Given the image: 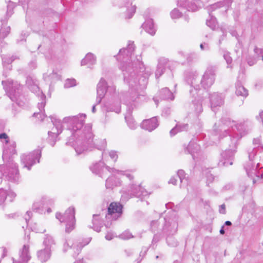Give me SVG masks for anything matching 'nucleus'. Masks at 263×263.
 Instances as JSON below:
<instances>
[{
  "instance_id": "15",
  "label": "nucleus",
  "mask_w": 263,
  "mask_h": 263,
  "mask_svg": "<svg viewBox=\"0 0 263 263\" xmlns=\"http://www.w3.org/2000/svg\"><path fill=\"white\" fill-rule=\"evenodd\" d=\"M254 52L257 55H259L260 54H263V49L255 47L254 48Z\"/></svg>"
},
{
  "instance_id": "30",
  "label": "nucleus",
  "mask_w": 263,
  "mask_h": 263,
  "mask_svg": "<svg viewBox=\"0 0 263 263\" xmlns=\"http://www.w3.org/2000/svg\"><path fill=\"white\" fill-rule=\"evenodd\" d=\"M261 177L263 178V175H261Z\"/></svg>"
},
{
  "instance_id": "1",
  "label": "nucleus",
  "mask_w": 263,
  "mask_h": 263,
  "mask_svg": "<svg viewBox=\"0 0 263 263\" xmlns=\"http://www.w3.org/2000/svg\"><path fill=\"white\" fill-rule=\"evenodd\" d=\"M215 81V69L213 67L208 68L204 72L201 84L204 88H209L213 85Z\"/></svg>"
},
{
  "instance_id": "29",
  "label": "nucleus",
  "mask_w": 263,
  "mask_h": 263,
  "mask_svg": "<svg viewBox=\"0 0 263 263\" xmlns=\"http://www.w3.org/2000/svg\"><path fill=\"white\" fill-rule=\"evenodd\" d=\"M229 164L230 165H232V162H230L229 163Z\"/></svg>"
},
{
  "instance_id": "6",
  "label": "nucleus",
  "mask_w": 263,
  "mask_h": 263,
  "mask_svg": "<svg viewBox=\"0 0 263 263\" xmlns=\"http://www.w3.org/2000/svg\"><path fill=\"white\" fill-rule=\"evenodd\" d=\"M236 94L237 96H242L246 97L248 96V90L241 85H238L236 87Z\"/></svg>"
},
{
  "instance_id": "17",
  "label": "nucleus",
  "mask_w": 263,
  "mask_h": 263,
  "mask_svg": "<svg viewBox=\"0 0 263 263\" xmlns=\"http://www.w3.org/2000/svg\"><path fill=\"white\" fill-rule=\"evenodd\" d=\"M256 62V60L255 59H253L252 60L248 59V63L249 65L252 66L254 65Z\"/></svg>"
},
{
  "instance_id": "11",
  "label": "nucleus",
  "mask_w": 263,
  "mask_h": 263,
  "mask_svg": "<svg viewBox=\"0 0 263 263\" xmlns=\"http://www.w3.org/2000/svg\"><path fill=\"white\" fill-rule=\"evenodd\" d=\"M177 176L180 178V182H182L183 179L185 178V173L183 170H180L178 171Z\"/></svg>"
},
{
  "instance_id": "25",
  "label": "nucleus",
  "mask_w": 263,
  "mask_h": 263,
  "mask_svg": "<svg viewBox=\"0 0 263 263\" xmlns=\"http://www.w3.org/2000/svg\"><path fill=\"white\" fill-rule=\"evenodd\" d=\"M192 147V144H190L189 145L188 148L189 149H191Z\"/></svg>"
},
{
  "instance_id": "23",
  "label": "nucleus",
  "mask_w": 263,
  "mask_h": 263,
  "mask_svg": "<svg viewBox=\"0 0 263 263\" xmlns=\"http://www.w3.org/2000/svg\"><path fill=\"white\" fill-rule=\"evenodd\" d=\"M246 170L248 175H249L250 168H249L248 166H247V167H246Z\"/></svg>"
},
{
  "instance_id": "18",
  "label": "nucleus",
  "mask_w": 263,
  "mask_h": 263,
  "mask_svg": "<svg viewBox=\"0 0 263 263\" xmlns=\"http://www.w3.org/2000/svg\"><path fill=\"white\" fill-rule=\"evenodd\" d=\"M176 182H177V179L174 177L172 178L168 181L169 183H172L174 185L176 184Z\"/></svg>"
},
{
  "instance_id": "21",
  "label": "nucleus",
  "mask_w": 263,
  "mask_h": 263,
  "mask_svg": "<svg viewBox=\"0 0 263 263\" xmlns=\"http://www.w3.org/2000/svg\"><path fill=\"white\" fill-rule=\"evenodd\" d=\"M220 233L221 234H224V226H222L220 230Z\"/></svg>"
},
{
  "instance_id": "7",
  "label": "nucleus",
  "mask_w": 263,
  "mask_h": 263,
  "mask_svg": "<svg viewBox=\"0 0 263 263\" xmlns=\"http://www.w3.org/2000/svg\"><path fill=\"white\" fill-rule=\"evenodd\" d=\"M186 125H183L182 126L177 125L175 127L173 128L170 131V134L171 136L175 135L178 132L182 131L186 129Z\"/></svg>"
},
{
  "instance_id": "10",
  "label": "nucleus",
  "mask_w": 263,
  "mask_h": 263,
  "mask_svg": "<svg viewBox=\"0 0 263 263\" xmlns=\"http://www.w3.org/2000/svg\"><path fill=\"white\" fill-rule=\"evenodd\" d=\"M224 6L223 3L221 2H218L209 7V10L213 11L217 8H220Z\"/></svg>"
},
{
  "instance_id": "16",
  "label": "nucleus",
  "mask_w": 263,
  "mask_h": 263,
  "mask_svg": "<svg viewBox=\"0 0 263 263\" xmlns=\"http://www.w3.org/2000/svg\"><path fill=\"white\" fill-rule=\"evenodd\" d=\"M235 128L240 133V134L242 133V131L243 129V127L242 125H235Z\"/></svg>"
},
{
  "instance_id": "2",
  "label": "nucleus",
  "mask_w": 263,
  "mask_h": 263,
  "mask_svg": "<svg viewBox=\"0 0 263 263\" xmlns=\"http://www.w3.org/2000/svg\"><path fill=\"white\" fill-rule=\"evenodd\" d=\"M122 205L119 202H111L108 208V214L112 215L114 214H121L122 213Z\"/></svg>"
},
{
  "instance_id": "19",
  "label": "nucleus",
  "mask_w": 263,
  "mask_h": 263,
  "mask_svg": "<svg viewBox=\"0 0 263 263\" xmlns=\"http://www.w3.org/2000/svg\"><path fill=\"white\" fill-rule=\"evenodd\" d=\"M220 208H221V209L219 210L220 212L222 214H224L225 213V205L222 204L220 206Z\"/></svg>"
},
{
  "instance_id": "28",
  "label": "nucleus",
  "mask_w": 263,
  "mask_h": 263,
  "mask_svg": "<svg viewBox=\"0 0 263 263\" xmlns=\"http://www.w3.org/2000/svg\"><path fill=\"white\" fill-rule=\"evenodd\" d=\"M165 207H166V208H168V204H165Z\"/></svg>"
},
{
  "instance_id": "27",
  "label": "nucleus",
  "mask_w": 263,
  "mask_h": 263,
  "mask_svg": "<svg viewBox=\"0 0 263 263\" xmlns=\"http://www.w3.org/2000/svg\"><path fill=\"white\" fill-rule=\"evenodd\" d=\"M195 147H196V149H198V146L197 144H195Z\"/></svg>"
},
{
  "instance_id": "20",
  "label": "nucleus",
  "mask_w": 263,
  "mask_h": 263,
  "mask_svg": "<svg viewBox=\"0 0 263 263\" xmlns=\"http://www.w3.org/2000/svg\"><path fill=\"white\" fill-rule=\"evenodd\" d=\"M228 163H227L226 161H224V162L220 161L218 163V165L219 166H225V165H227L228 164Z\"/></svg>"
},
{
  "instance_id": "31",
  "label": "nucleus",
  "mask_w": 263,
  "mask_h": 263,
  "mask_svg": "<svg viewBox=\"0 0 263 263\" xmlns=\"http://www.w3.org/2000/svg\"><path fill=\"white\" fill-rule=\"evenodd\" d=\"M262 61H263V55H262Z\"/></svg>"
},
{
  "instance_id": "24",
  "label": "nucleus",
  "mask_w": 263,
  "mask_h": 263,
  "mask_svg": "<svg viewBox=\"0 0 263 263\" xmlns=\"http://www.w3.org/2000/svg\"><path fill=\"white\" fill-rule=\"evenodd\" d=\"M200 47L202 50H203L204 49L203 44H201Z\"/></svg>"
},
{
  "instance_id": "9",
  "label": "nucleus",
  "mask_w": 263,
  "mask_h": 263,
  "mask_svg": "<svg viewBox=\"0 0 263 263\" xmlns=\"http://www.w3.org/2000/svg\"><path fill=\"white\" fill-rule=\"evenodd\" d=\"M234 155V153L231 151H226L221 154V157L224 159H227L232 157Z\"/></svg>"
},
{
  "instance_id": "3",
  "label": "nucleus",
  "mask_w": 263,
  "mask_h": 263,
  "mask_svg": "<svg viewBox=\"0 0 263 263\" xmlns=\"http://www.w3.org/2000/svg\"><path fill=\"white\" fill-rule=\"evenodd\" d=\"M158 121L156 118H152L145 120L142 122V126L146 130L151 131L154 129L158 125Z\"/></svg>"
},
{
  "instance_id": "5",
  "label": "nucleus",
  "mask_w": 263,
  "mask_h": 263,
  "mask_svg": "<svg viewBox=\"0 0 263 263\" xmlns=\"http://www.w3.org/2000/svg\"><path fill=\"white\" fill-rule=\"evenodd\" d=\"M143 27L146 29V30L148 32L151 34L154 33V31L153 30L154 24L152 20H148L146 21L143 25Z\"/></svg>"
},
{
  "instance_id": "12",
  "label": "nucleus",
  "mask_w": 263,
  "mask_h": 263,
  "mask_svg": "<svg viewBox=\"0 0 263 263\" xmlns=\"http://www.w3.org/2000/svg\"><path fill=\"white\" fill-rule=\"evenodd\" d=\"M165 96H167V99H170L171 100H173L174 98L173 94L168 89L165 87Z\"/></svg>"
},
{
  "instance_id": "8",
  "label": "nucleus",
  "mask_w": 263,
  "mask_h": 263,
  "mask_svg": "<svg viewBox=\"0 0 263 263\" xmlns=\"http://www.w3.org/2000/svg\"><path fill=\"white\" fill-rule=\"evenodd\" d=\"M171 16L172 18L176 19L180 17L182 14L178 10L175 9L171 12Z\"/></svg>"
},
{
  "instance_id": "4",
  "label": "nucleus",
  "mask_w": 263,
  "mask_h": 263,
  "mask_svg": "<svg viewBox=\"0 0 263 263\" xmlns=\"http://www.w3.org/2000/svg\"><path fill=\"white\" fill-rule=\"evenodd\" d=\"M211 107L213 109L214 107L220 106L223 103L222 98L218 93H214L211 97Z\"/></svg>"
},
{
  "instance_id": "13",
  "label": "nucleus",
  "mask_w": 263,
  "mask_h": 263,
  "mask_svg": "<svg viewBox=\"0 0 263 263\" xmlns=\"http://www.w3.org/2000/svg\"><path fill=\"white\" fill-rule=\"evenodd\" d=\"M224 58L225 60H226L227 63L228 64H230L231 63V62L232 61V59L231 57L229 55V54H225L224 55Z\"/></svg>"
},
{
  "instance_id": "26",
  "label": "nucleus",
  "mask_w": 263,
  "mask_h": 263,
  "mask_svg": "<svg viewBox=\"0 0 263 263\" xmlns=\"http://www.w3.org/2000/svg\"><path fill=\"white\" fill-rule=\"evenodd\" d=\"M71 214L72 215V216L74 217V211H71Z\"/></svg>"
},
{
  "instance_id": "22",
  "label": "nucleus",
  "mask_w": 263,
  "mask_h": 263,
  "mask_svg": "<svg viewBox=\"0 0 263 263\" xmlns=\"http://www.w3.org/2000/svg\"><path fill=\"white\" fill-rule=\"evenodd\" d=\"M225 224L226 226H231L232 225V223L231 222L229 221H227L225 222Z\"/></svg>"
},
{
  "instance_id": "14",
  "label": "nucleus",
  "mask_w": 263,
  "mask_h": 263,
  "mask_svg": "<svg viewBox=\"0 0 263 263\" xmlns=\"http://www.w3.org/2000/svg\"><path fill=\"white\" fill-rule=\"evenodd\" d=\"M5 139L6 140V143H8L9 142L8 140V136L5 133H3L0 134V139Z\"/></svg>"
}]
</instances>
